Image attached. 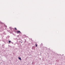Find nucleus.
<instances>
[{
  "label": "nucleus",
  "instance_id": "obj_1",
  "mask_svg": "<svg viewBox=\"0 0 65 65\" xmlns=\"http://www.w3.org/2000/svg\"><path fill=\"white\" fill-rule=\"evenodd\" d=\"M16 32L17 34L18 33H22V32H21L20 31H17Z\"/></svg>",
  "mask_w": 65,
  "mask_h": 65
},
{
  "label": "nucleus",
  "instance_id": "obj_2",
  "mask_svg": "<svg viewBox=\"0 0 65 65\" xmlns=\"http://www.w3.org/2000/svg\"><path fill=\"white\" fill-rule=\"evenodd\" d=\"M18 58H19V60H20L21 61V58L20 57H18Z\"/></svg>",
  "mask_w": 65,
  "mask_h": 65
},
{
  "label": "nucleus",
  "instance_id": "obj_3",
  "mask_svg": "<svg viewBox=\"0 0 65 65\" xmlns=\"http://www.w3.org/2000/svg\"><path fill=\"white\" fill-rule=\"evenodd\" d=\"M36 47H37V44H36Z\"/></svg>",
  "mask_w": 65,
  "mask_h": 65
},
{
  "label": "nucleus",
  "instance_id": "obj_4",
  "mask_svg": "<svg viewBox=\"0 0 65 65\" xmlns=\"http://www.w3.org/2000/svg\"><path fill=\"white\" fill-rule=\"evenodd\" d=\"M11 42V41H9V43H10Z\"/></svg>",
  "mask_w": 65,
  "mask_h": 65
},
{
  "label": "nucleus",
  "instance_id": "obj_5",
  "mask_svg": "<svg viewBox=\"0 0 65 65\" xmlns=\"http://www.w3.org/2000/svg\"><path fill=\"white\" fill-rule=\"evenodd\" d=\"M15 30H17V28H15Z\"/></svg>",
  "mask_w": 65,
  "mask_h": 65
}]
</instances>
